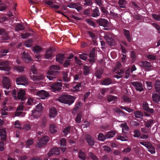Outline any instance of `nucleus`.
Masks as SVG:
<instances>
[{
    "label": "nucleus",
    "instance_id": "nucleus-1",
    "mask_svg": "<svg viewBox=\"0 0 160 160\" xmlns=\"http://www.w3.org/2000/svg\"><path fill=\"white\" fill-rule=\"evenodd\" d=\"M60 70L59 67L53 65L50 66L47 74L46 77L50 80H54L56 78V76L59 75Z\"/></svg>",
    "mask_w": 160,
    "mask_h": 160
},
{
    "label": "nucleus",
    "instance_id": "nucleus-2",
    "mask_svg": "<svg viewBox=\"0 0 160 160\" xmlns=\"http://www.w3.org/2000/svg\"><path fill=\"white\" fill-rule=\"evenodd\" d=\"M76 98L68 94L61 96L58 99V101L62 103L70 106L74 102Z\"/></svg>",
    "mask_w": 160,
    "mask_h": 160
},
{
    "label": "nucleus",
    "instance_id": "nucleus-3",
    "mask_svg": "<svg viewBox=\"0 0 160 160\" xmlns=\"http://www.w3.org/2000/svg\"><path fill=\"white\" fill-rule=\"evenodd\" d=\"M16 82L18 85H27L28 83V80L26 76L22 75L16 78Z\"/></svg>",
    "mask_w": 160,
    "mask_h": 160
},
{
    "label": "nucleus",
    "instance_id": "nucleus-4",
    "mask_svg": "<svg viewBox=\"0 0 160 160\" xmlns=\"http://www.w3.org/2000/svg\"><path fill=\"white\" fill-rule=\"evenodd\" d=\"M140 143L141 145L146 147L148 149V151L152 154L155 152V148L152 145L148 142H140Z\"/></svg>",
    "mask_w": 160,
    "mask_h": 160
},
{
    "label": "nucleus",
    "instance_id": "nucleus-5",
    "mask_svg": "<svg viewBox=\"0 0 160 160\" xmlns=\"http://www.w3.org/2000/svg\"><path fill=\"white\" fill-rule=\"evenodd\" d=\"M62 84L61 82H56L52 84L51 87L53 92H56L61 90L62 89Z\"/></svg>",
    "mask_w": 160,
    "mask_h": 160
},
{
    "label": "nucleus",
    "instance_id": "nucleus-6",
    "mask_svg": "<svg viewBox=\"0 0 160 160\" xmlns=\"http://www.w3.org/2000/svg\"><path fill=\"white\" fill-rule=\"evenodd\" d=\"M141 66L147 71H150L152 70V66L151 63L147 61H142L141 62Z\"/></svg>",
    "mask_w": 160,
    "mask_h": 160
},
{
    "label": "nucleus",
    "instance_id": "nucleus-7",
    "mask_svg": "<svg viewBox=\"0 0 160 160\" xmlns=\"http://www.w3.org/2000/svg\"><path fill=\"white\" fill-rule=\"evenodd\" d=\"M48 137L47 136H44L40 139L38 141L37 146L39 148H41L44 146L48 141Z\"/></svg>",
    "mask_w": 160,
    "mask_h": 160
},
{
    "label": "nucleus",
    "instance_id": "nucleus-8",
    "mask_svg": "<svg viewBox=\"0 0 160 160\" xmlns=\"http://www.w3.org/2000/svg\"><path fill=\"white\" fill-rule=\"evenodd\" d=\"M48 137L47 136H44L40 139L38 141L37 146L39 148H41L44 146L48 141Z\"/></svg>",
    "mask_w": 160,
    "mask_h": 160
},
{
    "label": "nucleus",
    "instance_id": "nucleus-9",
    "mask_svg": "<svg viewBox=\"0 0 160 160\" xmlns=\"http://www.w3.org/2000/svg\"><path fill=\"white\" fill-rule=\"evenodd\" d=\"M22 59L26 62H31L32 59L31 56L28 54L27 51H24L22 54Z\"/></svg>",
    "mask_w": 160,
    "mask_h": 160
},
{
    "label": "nucleus",
    "instance_id": "nucleus-10",
    "mask_svg": "<svg viewBox=\"0 0 160 160\" xmlns=\"http://www.w3.org/2000/svg\"><path fill=\"white\" fill-rule=\"evenodd\" d=\"M10 68L9 63L7 61H2L0 62V70L8 71Z\"/></svg>",
    "mask_w": 160,
    "mask_h": 160
},
{
    "label": "nucleus",
    "instance_id": "nucleus-11",
    "mask_svg": "<svg viewBox=\"0 0 160 160\" xmlns=\"http://www.w3.org/2000/svg\"><path fill=\"white\" fill-rule=\"evenodd\" d=\"M55 51V49L53 47L50 48L47 50L46 52L45 58L46 59L52 58L53 56V52Z\"/></svg>",
    "mask_w": 160,
    "mask_h": 160
},
{
    "label": "nucleus",
    "instance_id": "nucleus-12",
    "mask_svg": "<svg viewBox=\"0 0 160 160\" xmlns=\"http://www.w3.org/2000/svg\"><path fill=\"white\" fill-rule=\"evenodd\" d=\"M131 84L135 87L137 90L140 92L143 90L142 84L138 82H133L131 83Z\"/></svg>",
    "mask_w": 160,
    "mask_h": 160
},
{
    "label": "nucleus",
    "instance_id": "nucleus-13",
    "mask_svg": "<svg viewBox=\"0 0 160 160\" xmlns=\"http://www.w3.org/2000/svg\"><path fill=\"white\" fill-rule=\"evenodd\" d=\"M37 95L42 99H45L49 96V93L44 90H41L37 91Z\"/></svg>",
    "mask_w": 160,
    "mask_h": 160
},
{
    "label": "nucleus",
    "instance_id": "nucleus-14",
    "mask_svg": "<svg viewBox=\"0 0 160 160\" xmlns=\"http://www.w3.org/2000/svg\"><path fill=\"white\" fill-rule=\"evenodd\" d=\"M25 91L22 89H21L18 92L17 98L21 101H23L26 99Z\"/></svg>",
    "mask_w": 160,
    "mask_h": 160
},
{
    "label": "nucleus",
    "instance_id": "nucleus-15",
    "mask_svg": "<svg viewBox=\"0 0 160 160\" xmlns=\"http://www.w3.org/2000/svg\"><path fill=\"white\" fill-rule=\"evenodd\" d=\"M0 35H2V39L7 40L9 38V37L5 30L3 28H0Z\"/></svg>",
    "mask_w": 160,
    "mask_h": 160
},
{
    "label": "nucleus",
    "instance_id": "nucleus-16",
    "mask_svg": "<svg viewBox=\"0 0 160 160\" xmlns=\"http://www.w3.org/2000/svg\"><path fill=\"white\" fill-rule=\"evenodd\" d=\"M85 139L88 145L91 146L94 145L95 141L93 137L88 134H87L85 136Z\"/></svg>",
    "mask_w": 160,
    "mask_h": 160
},
{
    "label": "nucleus",
    "instance_id": "nucleus-17",
    "mask_svg": "<svg viewBox=\"0 0 160 160\" xmlns=\"http://www.w3.org/2000/svg\"><path fill=\"white\" fill-rule=\"evenodd\" d=\"M104 38L108 44L110 46H113L115 45V41L112 37H109L108 35H106L104 36Z\"/></svg>",
    "mask_w": 160,
    "mask_h": 160
},
{
    "label": "nucleus",
    "instance_id": "nucleus-18",
    "mask_svg": "<svg viewBox=\"0 0 160 160\" xmlns=\"http://www.w3.org/2000/svg\"><path fill=\"white\" fill-rule=\"evenodd\" d=\"M2 83L3 87L7 89H8L10 87V83L9 79L6 77H3Z\"/></svg>",
    "mask_w": 160,
    "mask_h": 160
},
{
    "label": "nucleus",
    "instance_id": "nucleus-19",
    "mask_svg": "<svg viewBox=\"0 0 160 160\" xmlns=\"http://www.w3.org/2000/svg\"><path fill=\"white\" fill-rule=\"evenodd\" d=\"M67 6L70 8H75L78 11L81 9L80 4L78 3H71L68 4Z\"/></svg>",
    "mask_w": 160,
    "mask_h": 160
},
{
    "label": "nucleus",
    "instance_id": "nucleus-20",
    "mask_svg": "<svg viewBox=\"0 0 160 160\" xmlns=\"http://www.w3.org/2000/svg\"><path fill=\"white\" fill-rule=\"evenodd\" d=\"M97 22L99 25L105 27L107 26L108 21L106 19L103 18H100L97 20Z\"/></svg>",
    "mask_w": 160,
    "mask_h": 160
},
{
    "label": "nucleus",
    "instance_id": "nucleus-21",
    "mask_svg": "<svg viewBox=\"0 0 160 160\" xmlns=\"http://www.w3.org/2000/svg\"><path fill=\"white\" fill-rule=\"evenodd\" d=\"M60 148L63 152H64L66 149V140L64 138L61 139L60 141Z\"/></svg>",
    "mask_w": 160,
    "mask_h": 160
},
{
    "label": "nucleus",
    "instance_id": "nucleus-22",
    "mask_svg": "<svg viewBox=\"0 0 160 160\" xmlns=\"http://www.w3.org/2000/svg\"><path fill=\"white\" fill-rule=\"evenodd\" d=\"M65 55L63 54H59L56 56V61L61 64L63 62L65 58Z\"/></svg>",
    "mask_w": 160,
    "mask_h": 160
},
{
    "label": "nucleus",
    "instance_id": "nucleus-23",
    "mask_svg": "<svg viewBox=\"0 0 160 160\" xmlns=\"http://www.w3.org/2000/svg\"><path fill=\"white\" fill-rule=\"evenodd\" d=\"M49 116L50 118H53L57 114V111L55 108L52 107L49 109Z\"/></svg>",
    "mask_w": 160,
    "mask_h": 160
},
{
    "label": "nucleus",
    "instance_id": "nucleus-24",
    "mask_svg": "<svg viewBox=\"0 0 160 160\" xmlns=\"http://www.w3.org/2000/svg\"><path fill=\"white\" fill-rule=\"evenodd\" d=\"M0 136L1 139L5 141L6 139V130L5 129L2 128L0 129Z\"/></svg>",
    "mask_w": 160,
    "mask_h": 160
},
{
    "label": "nucleus",
    "instance_id": "nucleus-25",
    "mask_svg": "<svg viewBox=\"0 0 160 160\" xmlns=\"http://www.w3.org/2000/svg\"><path fill=\"white\" fill-rule=\"evenodd\" d=\"M60 153L59 150L58 148H55L51 150L48 153V157L51 156L52 155L55 154L58 155Z\"/></svg>",
    "mask_w": 160,
    "mask_h": 160
},
{
    "label": "nucleus",
    "instance_id": "nucleus-26",
    "mask_svg": "<svg viewBox=\"0 0 160 160\" xmlns=\"http://www.w3.org/2000/svg\"><path fill=\"white\" fill-rule=\"evenodd\" d=\"M143 108L144 110L147 111L148 112H150L151 113H152L153 112V109L150 108L148 106V105L147 102L143 103Z\"/></svg>",
    "mask_w": 160,
    "mask_h": 160
},
{
    "label": "nucleus",
    "instance_id": "nucleus-27",
    "mask_svg": "<svg viewBox=\"0 0 160 160\" xmlns=\"http://www.w3.org/2000/svg\"><path fill=\"white\" fill-rule=\"evenodd\" d=\"M124 72V71L123 69H119L118 71L116 72V73L117 74L114 75V77L118 79L121 78L123 76Z\"/></svg>",
    "mask_w": 160,
    "mask_h": 160
},
{
    "label": "nucleus",
    "instance_id": "nucleus-28",
    "mask_svg": "<svg viewBox=\"0 0 160 160\" xmlns=\"http://www.w3.org/2000/svg\"><path fill=\"white\" fill-rule=\"evenodd\" d=\"M153 100L156 102H158L160 101V94L154 93L152 95Z\"/></svg>",
    "mask_w": 160,
    "mask_h": 160
},
{
    "label": "nucleus",
    "instance_id": "nucleus-29",
    "mask_svg": "<svg viewBox=\"0 0 160 160\" xmlns=\"http://www.w3.org/2000/svg\"><path fill=\"white\" fill-rule=\"evenodd\" d=\"M123 34L127 38L128 41L129 42L131 41V37L129 30L125 29H123Z\"/></svg>",
    "mask_w": 160,
    "mask_h": 160
},
{
    "label": "nucleus",
    "instance_id": "nucleus-30",
    "mask_svg": "<svg viewBox=\"0 0 160 160\" xmlns=\"http://www.w3.org/2000/svg\"><path fill=\"white\" fill-rule=\"evenodd\" d=\"M116 132L113 130L108 132L105 134L106 138H109L113 137L116 134Z\"/></svg>",
    "mask_w": 160,
    "mask_h": 160
},
{
    "label": "nucleus",
    "instance_id": "nucleus-31",
    "mask_svg": "<svg viewBox=\"0 0 160 160\" xmlns=\"http://www.w3.org/2000/svg\"><path fill=\"white\" fill-rule=\"evenodd\" d=\"M100 14L98 8L97 7L95 9L93 10V13L92 14L91 16L93 17H97Z\"/></svg>",
    "mask_w": 160,
    "mask_h": 160
},
{
    "label": "nucleus",
    "instance_id": "nucleus-32",
    "mask_svg": "<svg viewBox=\"0 0 160 160\" xmlns=\"http://www.w3.org/2000/svg\"><path fill=\"white\" fill-rule=\"evenodd\" d=\"M112 83V81L110 78H106L103 80L102 82V85H108Z\"/></svg>",
    "mask_w": 160,
    "mask_h": 160
},
{
    "label": "nucleus",
    "instance_id": "nucleus-33",
    "mask_svg": "<svg viewBox=\"0 0 160 160\" xmlns=\"http://www.w3.org/2000/svg\"><path fill=\"white\" fill-rule=\"evenodd\" d=\"M63 80L65 82H69L70 81V79L68 77V72H63Z\"/></svg>",
    "mask_w": 160,
    "mask_h": 160
},
{
    "label": "nucleus",
    "instance_id": "nucleus-34",
    "mask_svg": "<svg viewBox=\"0 0 160 160\" xmlns=\"http://www.w3.org/2000/svg\"><path fill=\"white\" fill-rule=\"evenodd\" d=\"M103 70L102 69L97 70L95 72V75L97 78L100 79L101 78V76L103 74Z\"/></svg>",
    "mask_w": 160,
    "mask_h": 160
},
{
    "label": "nucleus",
    "instance_id": "nucleus-35",
    "mask_svg": "<svg viewBox=\"0 0 160 160\" xmlns=\"http://www.w3.org/2000/svg\"><path fill=\"white\" fill-rule=\"evenodd\" d=\"M25 27L21 23L17 24L15 27V30L16 31H21L24 29Z\"/></svg>",
    "mask_w": 160,
    "mask_h": 160
},
{
    "label": "nucleus",
    "instance_id": "nucleus-36",
    "mask_svg": "<svg viewBox=\"0 0 160 160\" xmlns=\"http://www.w3.org/2000/svg\"><path fill=\"white\" fill-rule=\"evenodd\" d=\"M135 118H142L143 117V114L142 112L139 111H135L134 112Z\"/></svg>",
    "mask_w": 160,
    "mask_h": 160
},
{
    "label": "nucleus",
    "instance_id": "nucleus-37",
    "mask_svg": "<svg viewBox=\"0 0 160 160\" xmlns=\"http://www.w3.org/2000/svg\"><path fill=\"white\" fill-rule=\"evenodd\" d=\"M86 153L81 150L79 151L78 154L79 158L82 160H85L86 158Z\"/></svg>",
    "mask_w": 160,
    "mask_h": 160
},
{
    "label": "nucleus",
    "instance_id": "nucleus-38",
    "mask_svg": "<svg viewBox=\"0 0 160 160\" xmlns=\"http://www.w3.org/2000/svg\"><path fill=\"white\" fill-rule=\"evenodd\" d=\"M154 121L152 120H150L145 122V126L147 128L150 129L152 126L153 124Z\"/></svg>",
    "mask_w": 160,
    "mask_h": 160
},
{
    "label": "nucleus",
    "instance_id": "nucleus-39",
    "mask_svg": "<svg viewBox=\"0 0 160 160\" xmlns=\"http://www.w3.org/2000/svg\"><path fill=\"white\" fill-rule=\"evenodd\" d=\"M83 74L85 76H87L88 74L90 71V67L86 65H84L83 66Z\"/></svg>",
    "mask_w": 160,
    "mask_h": 160
},
{
    "label": "nucleus",
    "instance_id": "nucleus-40",
    "mask_svg": "<svg viewBox=\"0 0 160 160\" xmlns=\"http://www.w3.org/2000/svg\"><path fill=\"white\" fill-rule=\"evenodd\" d=\"M87 34L91 38L93 42L94 43L96 42V35L94 33L92 32L89 31L88 32Z\"/></svg>",
    "mask_w": 160,
    "mask_h": 160
},
{
    "label": "nucleus",
    "instance_id": "nucleus-41",
    "mask_svg": "<svg viewBox=\"0 0 160 160\" xmlns=\"http://www.w3.org/2000/svg\"><path fill=\"white\" fill-rule=\"evenodd\" d=\"M50 131L52 133H54L57 131V128L54 124H51L50 126Z\"/></svg>",
    "mask_w": 160,
    "mask_h": 160
},
{
    "label": "nucleus",
    "instance_id": "nucleus-42",
    "mask_svg": "<svg viewBox=\"0 0 160 160\" xmlns=\"http://www.w3.org/2000/svg\"><path fill=\"white\" fill-rule=\"evenodd\" d=\"M155 87L157 91L160 93V81H157L155 82Z\"/></svg>",
    "mask_w": 160,
    "mask_h": 160
},
{
    "label": "nucleus",
    "instance_id": "nucleus-43",
    "mask_svg": "<svg viewBox=\"0 0 160 160\" xmlns=\"http://www.w3.org/2000/svg\"><path fill=\"white\" fill-rule=\"evenodd\" d=\"M88 155L90 158L92 160H99L98 157L92 152H89L88 153Z\"/></svg>",
    "mask_w": 160,
    "mask_h": 160
},
{
    "label": "nucleus",
    "instance_id": "nucleus-44",
    "mask_svg": "<svg viewBox=\"0 0 160 160\" xmlns=\"http://www.w3.org/2000/svg\"><path fill=\"white\" fill-rule=\"evenodd\" d=\"M118 4L120 8H125V6L126 4V0H119Z\"/></svg>",
    "mask_w": 160,
    "mask_h": 160
},
{
    "label": "nucleus",
    "instance_id": "nucleus-45",
    "mask_svg": "<svg viewBox=\"0 0 160 160\" xmlns=\"http://www.w3.org/2000/svg\"><path fill=\"white\" fill-rule=\"evenodd\" d=\"M9 50L8 49H2L0 51V53L2 54L1 55V57L2 58L6 55V54L8 53Z\"/></svg>",
    "mask_w": 160,
    "mask_h": 160
},
{
    "label": "nucleus",
    "instance_id": "nucleus-46",
    "mask_svg": "<svg viewBox=\"0 0 160 160\" xmlns=\"http://www.w3.org/2000/svg\"><path fill=\"white\" fill-rule=\"evenodd\" d=\"M98 140L101 141H104L107 138L106 135H104L103 134L100 133L98 136Z\"/></svg>",
    "mask_w": 160,
    "mask_h": 160
},
{
    "label": "nucleus",
    "instance_id": "nucleus-47",
    "mask_svg": "<svg viewBox=\"0 0 160 160\" xmlns=\"http://www.w3.org/2000/svg\"><path fill=\"white\" fill-rule=\"evenodd\" d=\"M33 50L35 53L38 54L41 50V48L39 46H36L33 48Z\"/></svg>",
    "mask_w": 160,
    "mask_h": 160
},
{
    "label": "nucleus",
    "instance_id": "nucleus-48",
    "mask_svg": "<svg viewBox=\"0 0 160 160\" xmlns=\"http://www.w3.org/2000/svg\"><path fill=\"white\" fill-rule=\"evenodd\" d=\"M35 100L33 98H30L27 101L28 104L29 105H32L35 104Z\"/></svg>",
    "mask_w": 160,
    "mask_h": 160
},
{
    "label": "nucleus",
    "instance_id": "nucleus-49",
    "mask_svg": "<svg viewBox=\"0 0 160 160\" xmlns=\"http://www.w3.org/2000/svg\"><path fill=\"white\" fill-rule=\"evenodd\" d=\"M80 58L84 61L86 60L87 59L88 55L84 53H82L81 54H79Z\"/></svg>",
    "mask_w": 160,
    "mask_h": 160
},
{
    "label": "nucleus",
    "instance_id": "nucleus-50",
    "mask_svg": "<svg viewBox=\"0 0 160 160\" xmlns=\"http://www.w3.org/2000/svg\"><path fill=\"white\" fill-rule=\"evenodd\" d=\"M134 134L133 136L134 138H138L141 136V133L138 130L135 129L134 131Z\"/></svg>",
    "mask_w": 160,
    "mask_h": 160
},
{
    "label": "nucleus",
    "instance_id": "nucleus-51",
    "mask_svg": "<svg viewBox=\"0 0 160 160\" xmlns=\"http://www.w3.org/2000/svg\"><path fill=\"white\" fill-rule=\"evenodd\" d=\"M152 17L153 19L157 21H160V15L156 14H152Z\"/></svg>",
    "mask_w": 160,
    "mask_h": 160
},
{
    "label": "nucleus",
    "instance_id": "nucleus-52",
    "mask_svg": "<svg viewBox=\"0 0 160 160\" xmlns=\"http://www.w3.org/2000/svg\"><path fill=\"white\" fill-rule=\"evenodd\" d=\"M71 60H68L67 59L65 60L64 62L63 63V66L66 68L68 67L71 64Z\"/></svg>",
    "mask_w": 160,
    "mask_h": 160
},
{
    "label": "nucleus",
    "instance_id": "nucleus-53",
    "mask_svg": "<svg viewBox=\"0 0 160 160\" xmlns=\"http://www.w3.org/2000/svg\"><path fill=\"white\" fill-rule=\"evenodd\" d=\"M107 99L108 101L109 102H110L112 101H115L117 99V98L116 97L110 95L108 97Z\"/></svg>",
    "mask_w": 160,
    "mask_h": 160
},
{
    "label": "nucleus",
    "instance_id": "nucleus-54",
    "mask_svg": "<svg viewBox=\"0 0 160 160\" xmlns=\"http://www.w3.org/2000/svg\"><path fill=\"white\" fill-rule=\"evenodd\" d=\"M80 87H81V82L76 83V84L73 87V88L76 91L79 90Z\"/></svg>",
    "mask_w": 160,
    "mask_h": 160
},
{
    "label": "nucleus",
    "instance_id": "nucleus-55",
    "mask_svg": "<svg viewBox=\"0 0 160 160\" xmlns=\"http://www.w3.org/2000/svg\"><path fill=\"white\" fill-rule=\"evenodd\" d=\"M70 126H68L64 129L63 132L65 135H67L68 133L70 132Z\"/></svg>",
    "mask_w": 160,
    "mask_h": 160
},
{
    "label": "nucleus",
    "instance_id": "nucleus-56",
    "mask_svg": "<svg viewBox=\"0 0 160 160\" xmlns=\"http://www.w3.org/2000/svg\"><path fill=\"white\" fill-rule=\"evenodd\" d=\"M84 5L88 6H91L92 5L93 3L92 0H85Z\"/></svg>",
    "mask_w": 160,
    "mask_h": 160
},
{
    "label": "nucleus",
    "instance_id": "nucleus-57",
    "mask_svg": "<svg viewBox=\"0 0 160 160\" xmlns=\"http://www.w3.org/2000/svg\"><path fill=\"white\" fill-rule=\"evenodd\" d=\"M14 68L18 72H22L24 70V68L22 66H15Z\"/></svg>",
    "mask_w": 160,
    "mask_h": 160
},
{
    "label": "nucleus",
    "instance_id": "nucleus-58",
    "mask_svg": "<svg viewBox=\"0 0 160 160\" xmlns=\"http://www.w3.org/2000/svg\"><path fill=\"white\" fill-rule=\"evenodd\" d=\"M117 139L120 140L122 141H127L128 140V137L125 136H120L117 137Z\"/></svg>",
    "mask_w": 160,
    "mask_h": 160
},
{
    "label": "nucleus",
    "instance_id": "nucleus-59",
    "mask_svg": "<svg viewBox=\"0 0 160 160\" xmlns=\"http://www.w3.org/2000/svg\"><path fill=\"white\" fill-rule=\"evenodd\" d=\"M87 22L90 25L94 28L96 27L95 22L91 19H88L87 20Z\"/></svg>",
    "mask_w": 160,
    "mask_h": 160
},
{
    "label": "nucleus",
    "instance_id": "nucleus-60",
    "mask_svg": "<svg viewBox=\"0 0 160 160\" xmlns=\"http://www.w3.org/2000/svg\"><path fill=\"white\" fill-rule=\"evenodd\" d=\"M120 108L122 109H123L126 110L129 112H132L133 111V110L132 109L127 107H123L122 106H121L120 107Z\"/></svg>",
    "mask_w": 160,
    "mask_h": 160
},
{
    "label": "nucleus",
    "instance_id": "nucleus-61",
    "mask_svg": "<svg viewBox=\"0 0 160 160\" xmlns=\"http://www.w3.org/2000/svg\"><path fill=\"white\" fill-rule=\"evenodd\" d=\"M82 115L81 113L78 114L76 119V121L77 122L79 123L81 122Z\"/></svg>",
    "mask_w": 160,
    "mask_h": 160
},
{
    "label": "nucleus",
    "instance_id": "nucleus-62",
    "mask_svg": "<svg viewBox=\"0 0 160 160\" xmlns=\"http://www.w3.org/2000/svg\"><path fill=\"white\" fill-rule=\"evenodd\" d=\"M30 77L34 81L40 79V78L39 76L36 75H31V74H30Z\"/></svg>",
    "mask_w": 160,
    "mask_h": 160
},
{
    "label": "nucleus",
    "instance_id": "nucleus-63",
    "mask_svg": "<svg viewBox=\"0 0 160 160\" xmlns=\"http://www.w3.org/2000/svg\"><path fill=\"white\" fill-rule=\"evenodd\" d=\"M102 147L104 149V150L105 151H106L107 152H109L112 151L111 148L107 146H104Z\"/></svg>",
    "mask_w": 160,
    "mask_h": 160
},
{
    "label": "nucleus",
    "instance_id": "nucleus-64",
    "mask_svg": "<svg viewBox=\"0 0 160 160\" xmlns=\"http://www.w3.org/2000/svg\"><path fill=\"white\" fill-rule=\"evenodd\" d=\"M81 104V102H79L78 103H77L75 105V108L73 109V111L76 112L77 111L78 109L79 108V107L80 106Z\"/></svg>",
    "mask_w": 160,
    "mask_h": 160
}]
</instances>
